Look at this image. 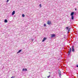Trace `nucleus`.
Wrapping results in <instances>:
<instances>
[{
    "label": "nucleus",
    "instance_id": "f257e3e1",
    "mask_svg": "<svg viewBox=\"0 0 78 78\" xmlns=\"http://www.w3.org/2000/svg\"><path fill=\"white\" fill-rule=\"evenodd\" d=\"M58 72L59 75V76L60 77H61V71H60V70H58Z\"/></svg>",
    "mask_w": 78,
    "mask_h": 78
},
{
    "label": "nucleus",
    "instance_id": "f03ea898",
    "mask_svg": "<svg viewBox=\"0 0 78 78\" xmlns=\"http://www.w3.org/2000/svg\"><path fill=\"white\" fill-rule=\"evenodd\" d=\"M66 28L67 29V31L68 30V34L69 33V31H70V29L69 28V27H66Z\"/></svg>",
    "mask_w": 78,
    "mask_h": 78
},
{
    "label": "nucleus",
    "instance_id": "7ed1b4c3",
    "mask_svg": "<svg viewBox=\"0 0 78 78\" xmlns=\"http://www.w3.org/2000/svg\"><path fill=\"white\" fill-rule=\"evenodd\" d=\"M72 51L73 52H74L75 51V49H74V46H73L72 47Z\"/></svg>",
    "mask_w": 78,
    "mask_h": 78
},
{
    "label": "nucleus",
    "instance_id": "20e7f679",
    "mask_svg": "<svg viewBox=\"0 0 78 78\" xmlns=\"http://www.w3.org/2000/svg\"><path fill=\"white\" fill-rule=\"evenodd\" d=\"M55 36H56V35H55V34H52L51 35V38L54 37H55Z\"/></svg>",
    "mask_w": 78,
    "mask_h": 78
},
{
    "label": "nucleus",
    "instance_id": "39448f33",
    "mask_svg": "<svg viewBox=\"0 0 78 78\" xmlns=\"http://www.w3.org/2000/svg\"><path fill=\"white\" fill-rule=\"evenodd\" d=\"M74 13H75L73 12H72L70 14L71 16H73V15H74Z\"/></svg>",
    "mask_w": 78,
    "mask_h": 78
},
{
    "label": "nucleus",
    "instance_id": "423d86ee",
    "mask_svg": "<svg viewBox=\"0 0 78 78\" xmlns=\"http://www.w3.org/2000/svg\"><path fill=\"white\" fill-rule=\"evenodd\" d=\"M48 25H50V24H51V21L50 20H48Z\"/></svg>",
    "mask_w": 78,
    "mask_h": 78
},
{
    "label": "nucleus",
    "instance_id": "0eeeda50",
    "mask_svg": "<svg viewBox=\"0 0 78 78\" xmlns=\"http://www.w3.org/2000/svg\"><path fill=\"white\" fill-rule=\"evenodd\" d=\"M46 39H47V37H44L42 41L44 42V41L45 40H46Z\"/></svg>",
    "mask_w": 78,
    "mask_h": 78
},
{
    "label": "nucleus",
    "instance_id": "6e6552de",
    "mask_svg": "<svg viewBox=\"0 0 78 78\" xmlns=\"http://www.w3.org/2000/svg\"><path fill=\"white\" fill-rule=\"evenodd\" d=\"M22 49H20V50H19L17 52V53H20V52H21V51H22Z\"/></svg>",
    "mask_w": 78,
    "mask_h": 78
},
{
    "label": "nucleus",
    "instance_id": "1a4fd4ad",
    "mask_svg": "<svg viewBox=\"0 0 78 78\" xmlns=\"http://www.w3.org/2000/svg\"><path fill=\"white\" fill-rule=\"evenodd\" d=\"M15 14V11H13V12L12 13V16H13V15H14V14Z\"/></svg>",
    "mask_w": 78,
    "mask_h": 78
},
{
    "label": "nucleus",
    "instance_id": "9d476101",
    "mask_svg": "<svg viewBox=\"0 0 78 78\" xmlns=\"http://www.w3.org/2000/svg\"><path fill=\"white\" fill-rule=\"evenodd\" d=\"M71 19H72V20H73V19H74V16H71Z\"/></svg>",
    "mask_w": 78,
    "mask_h": 78
},
{
    "label": "nucleus",
    "instance_id": "9b49d317",
    "mask_svg": "<svg viewBox=\"0 0 78 78\" xmlns=\"http://www.w3.org/2000/svg\"><path fill=\"white\" fill-rule=\"evenodd\" d=\"M70 51H68V56H69L70 55Z\"/></svg>",
    "mask_w": 78,
    "mask_h": 78
},
{
    "label": "nucleus",
    "instance_id": "f8f14e48",
    "mask_svg": "<svg viewBox=\"0 0 78 78\" xmlns=\"http://www.w3.org/2000/svg\"><path fill=\"white\" fill-rule=\"evenodd\" d=\"M4 22L5 23H6L7 22H8V20H7L5 19L4 20Z\"/></svg>",
    "mask_w": 78,
    "mask_h": 78
},
{
    "label": "nucleus",
    "instance_id": "ddd939ff",
    "mask_svg": "<svg viewBox=\"0 0 78 78\" xmlns=\"http://www.w3.org/2000/svg\"><path fill=\"white\" fill-rule=\"evenodd\" d=\"M69 51H70V52H71V51H72V48H69Z\"/></svg>",
    "mask_w": 78,
    "mask_h": 78
},
{
    "label": "nucleus",
    "instance_id": "4468645a",
    "mask_svg": "<svg viewBox=\"0 0 78 78\" xmlns=\"http://www.w3.org/2000/svg\"><path fill=\"white\" fill-rule=\"evenodd\" d=\"M22 16L24 17H25V15H24V14H23L22 15Z\"/></svg>",
    "mask_w": 78,
    "mask_h": 78
},
{
    "label": "nucleus",
    "instance_id": "2eb2a0df",
    "mask_svg": "<svg viewBox=\"0 0 78 78\" xmlns=\"http://www.w3.org/2000/svg\"><path fill=\"white\" fill-rule=\"evenodd\" d=\"M22 71H25V68H23L22 69Z\"/></svg>",
    "mask_w": 78,
    "mask_h": 78
},
{
    "label": "nucleus",
    "instance_id": "dca6fc26",
    "mask_svg": "<svg viewBox=\"0 0 78 78\" xmlns=\"http://www.w3.org/2000/svg\"><path fill=\"white\" fill-rule=\"evenodd\" d=\"M44 27H46V24H44Z\"/></svg>",
    "mask_w": 78,
    "mask_h": 78
},
{
    "label": "nucleus",
    "instance_id": "f3484780",
    "mask_svg": "<svg viewBox=\"0 0 78 78\" xmlns=\"http://www.w3.org/2000/svg\"><path fill=\"white\" fill-rule=\"evenodd\" d=\"M39 6L40 7V8H41V4H40L39 5Z\"/></svg>",
    "mask_w": 78,
    "mask_h": 78
},
{
    "label": "nucleus",
    "instance_id": "a211bd4d",
    "mask_svg": "<svg viewBox=\"0 0 78 78\" xmlns=\"http://www.w3.org/2000/svg\"><path fill=\"white\" fill-rule=\"evenodd\" d=\"M25 71H27V69H25Z\"/></svg>",
    "mask_w": 78,
    "mask_h": 78
},
{
    "label": "nucleus",
    "instance_id": "6ab92c4d",
    "mask_svg": "<svg viewBox=\"0 0 78 78\" xmlns=\"http://www.w3.org/2000/svg\"><path fill=\"white\" fill-rule=\"evenodd\" d=\"M9 0H7L6 2H7V3H8V2H9Z\"/></svg>",
    "mask_w": 78,
    "mask_h": 78
},
{
    "label": "nucleus",
    "instance_id": "aec40b11",
    "mask_svg": "<svg viewBox=\"0 0 78 78\" xmlns=\"http://www.w3.org/2000/svg\"><path fill=\"white\" fill-rule=\"evenodd\" d=\"M50 76H48V78H50Z\"/></svg>",
    "mask_w": 78,
    "mask_h": 78
},
{
    "label": "nucleus",
    "instance_id": "412c9836",
    "mask_svg": "<svg viewBox=\"0 0 78 78\" xmlns=\"http://www.w3.org/2000/svg\"><path fill=\"white\" fill-rule=\"evenodd\" d=\"M76 67H78V65L76 66Z\"/></svg>",
    "mask_w": 78,
    "mask_h": 78
},
{
    "label": "nucleus",
    "instance_id": "4be33fe9",
    "mask_svg": "<svg viewBox=\"0 0 78 78\" xmlns=\"http://www.w3.org/2000/svg\"><path fill=\"white\" fill-rule=\"evenodd\" d=\"M75 10L76 11V9H75Z\"/></svg>",
    "mask_w": 78,
    "mask_h": 78
},
{
    "label": "nucleus",
    "instance_id": "5701e85b",
    "mask_svg": "<svg viewBox=\"0 0 78 78\" xmlns=\"http://www.w3.org/2000/svg\"><path fill=\"white\" fill-rule=\"evenodd\" d=\"M34 40H33V39H32V41H33Z\"/></svg>",
    "mask_w": 78,
    "mask_h": 78
},
{
    "label": "nucleus",
    "instance_id": "b1692460",
    "mask_svg": "<svg viewBox=\"0 0 78 78\" xmlns=\"http://www.w3.org/2000/svg\"><path fill=\"white\" fill-rule=\"evenodd\" d=\"M77 77H78V78H78V73H77Z\"/></svg>",
    "mask_w": 78,
    "mask_h": 78
},
{
    "label": "nucleus",
    "instance_id": "393cba45",
    "mask_svg": "<svg viewBox=\"0 0 78 78\" xmlns=\"http://www.w3.org/2000/svg\"><path fill=\"white\" fill-rule=\"evenodd\" d=\"M49 73H50L49 72Z\"/></svg>",
    "mask_w": 78,
    "mask_h": 78
}]
</instances>
